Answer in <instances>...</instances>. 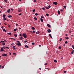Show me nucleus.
<instances>
[{
  "instance_id": "obj_1",
  "label": "nucleus",
  "mask_w": 74,
  "mask_h": 74,
  "mask_svg": "<svg viewBox=\"0 0 74 74\" xmlns=\"http://www.w3.org/2000/svg\"><path fill=\"white\" fill-rule=\"evenodd\" d=\"M17 42L18 43H18H16V45H17V46H21V44L20 43V42L19 41H18V40H17Z\"/></svg>"
},
{
  "instance_id": "obj_2",
  "label": "nucleus",
  "mask_w": 74,
  "mask_h": 74,
  "mask_svg": "<svg viewBox=\"0 0 74 74\" xmlns=\"http://www.w3.org/2000/svg\"><path fill=\"white\" fill-rule=\"evenodd\" d=\"M2 56H7V54H5V53H4L3 54H2Z\"/></svg>"
},
{
  "instance_id": "obj_3",
  "label": "nucleus",
  "mask_w": 74,
  "mask_h": 74,
  "mask_svg": "<svg viewBox=\"0 0 74 74\" xmlns=\"http://www.w3.org/2000/svg\"><path fill=\"white\" fill-rule=\"evenodd\" d=\"M53 4L55 5H57L58 4V3L56 2H53Z\"/></svg>"
},
{
  "instance_id": "obj_4",
  "label": "nucleus",
  "mask_w": 74,
  "mask_h": 74,
  "mask_svg": "<svg viewBox=\"0 0 74 74\" xmlns=\"http://www.w3.org/2000/svg\"><path fill=\"white\" fill-rule=\"evenodd\" d=\"M47 31L48 32H51V30L50 29H48V30H47Z\"/></svg>"
},
{
  "instance_id": "obj_5",
  "label": "nucleus",
  "mask_w": 74,
  "mask_h": 74,
  "mask_svg": "<svg viewBox=\"0 0 74 74\" xmlns=\"http://www.w3.org/2000/svg\"><path fill=\"white\" fill-rule=\"evenodd\" d=\"M4 51V49H3V48H1V49L0 51L2 52V51Z\"/></svg>"
},
{
  "instance_id": "obj_6",
  "label": "nucleus",
  "mask_w": 74,
  "mask_h": 74,
  "mask_svg": "<svg viewBox=\"0 0 74 74\" xmlns=\"http://www.w3.org/2000/svg\"><path fill=\"white\" fill-rule=\"evenodd\" d=\"M11 10L10 9H9V10H7V12H8V13H10V10Z\"/></svg>"
},
{
  "instance_id": "obj_7",
  "label": "nucleus",
  "mask_w": 74,
  "mask_h": 74,
  "mask_svg": "<svg viewBox=\"0 0 74 74\" xmlns=\"http://www.w3.org/2000/svg\"><path fill=\"white\" fill-rule=\"evenodd\" d=\"M74 50L72 49V51L71 52V54H73L74 53Z\"/></svg>"
},
{
  "instance_id": "obj_8",
  "label": "nucleus",
  "mask_w": 74,
  "mask_h": 74,
  "mask_svg": "<svg viewBox=\"0 0 74 74\" xmlns=\"http://www.w3.org/2000/svg\"><path fill=\"white\" fill-rule=\"evenodd\" d=\"M47 26H48V27H51V26H50V24H47Z\"/></svg>"
},
{
  "instance_id": "obj_9",
  "label": "nucleus",
  "mask_w": 74,
  "mask_h": 74,
  "mask_svg": "<svg viewBox=\"0 0 74 74\" xmlns=\"http://www.w3.org/2000/svg\"><path fill=\"white\" fill-rule=\"evenodd\" d=\"M8 17L9 18H11L12 17V15H9L8 16Z\"/></svg>"
},
{
  "instance_id": "obj_10",
  "label": "nucleus",
  "mask_w": 74,
  "mask_h": 74,
  "mask_svg": "<svg viewBox=\"0 0 74 74\" xmlns=\"http://www.w3.org/2000/svg\"><path fill=\"white\" fill-rule=\"evenodd\" d=\"M22 36H27L26 35V34H22Z\"/></svg>"
},
{
  "instance_id": "obj_11",
  "label": "nucleus",
  "mask_w": 74,
  "mask_h": 74,
  "mask_svg": "<svg viewBox=\"0 0 74 74\" xmlns=\"http://www.w3.org/2000/svg\"><path fill=\"white\" fill-rule=\"evenodd\" d=\"M31 29H32V30H35V28L34 27H31Z\"/></svg>"
},
{
  "instance_id": "obj_12",
  "label": "nucleus",
  "mask_w": 74,
  "mask_h": 74,
  "mask_svg": "<svg viewBox=\"0 0 74 74\" xmlns=\"http://www.w3.org/2000/svg\"><path fill=\"white\" fill-rule=\"evenodd\" d=\"M24 38H26L27 37V36H23Z\"/></svg>"
},
{
  "instance_id": "obj_13",
  "label": "nucleus",
  "mask_w": 74,
  "mask_h": 74,
  "mask_svg": "<svg viewBox=\"0 0 74 74\" xmlns=\"http://www.w3.org/2000/svg\"><path fill=\"white\" fill-rule=\"evenodd\" d=\"M40 20H41V21L42 22H43V20L42 18H41L40 19Z\"/></svg>"
},
{
  "instance_id": "obj_14",
  "label": "nucleus",
  "mask_w": 74,
  "mask_h": 74,
  "mask_svg": "<svg viewBox=\"0 0 74 74\" xmlns=\"http://www.w3.org/2000/svg\"><path fill=\"white\" fill-rule=\"evenodd\" d=\"M15 46H13V47L12 48L14 49V50L16 49L15 48Z\"/></svg>"
},
{
  "instance_id": "obj_15",
  "label": "nucleus",
  "mask_w": 74,
  "mask_h": 74,
  "mask_svg": "<svg viewBox=\"0 0 74 74\" xmlns=\"http://www.w3.org/2000/svg\"><path fill=\"white\" fill-rule=\"evenodd\" d=\"M7 34H9V35L11 36V33H7Z\"/></svg>"
},
{
  "instance_id": "obj_16",
  "label": "nucleus",
  "mask_w": 74,
  "mask_h": 74,
  "mask_svg": "<svg viewBox=\"0 0 74 74\" xmlns=\"http://www.w3.org/2000/svg\"><path fill=\"white\" fill-rule=\"evenodd\" d=\"M17 34H14V36L16 37H17Z\"/></svg>"
},
{
  "instance_id": "obj_17",
  "label": "nucleus",
  "mask_w": 74,
  "mask_h": 74,
  "mask_svg": "<svg viewBox=\"0 0 74 74\" xmlns=\"http://www.w3.org/2000/svg\"><path fill=\"white\" fill-rule=\"evenodd\" d=\"M34 19L35 20H37V18H36V17H34Z\"/></svg>"
},
{
  "instance_id": "obj_18",
  "label": "nucleus",
  "mask_w": 74,
  "mask_h": 74,
  "mask_svg": "<svg viewBox=\"0 0 74 74\" xmlns=\"http://www.w3.org/2000/svg\"><path fill=\"white\" fill-rule=\"evenodd\" d=\"M58 14H60V11L59 10H58Z\"/></svg>"
},
{
  "instance_id": "obj_19",
  "label": "nucleus",
  "mask_w": 74,
  "mask_h": 74,
  "mask_svg": "<svg viewBox=\"0 0 74 74\" xmlns=\"http://www.w3.org/2000/svg\"><path fill=\"white\" fill-rule=\"evenodd\" d=\"M35 15L36 16H37L38 15V13H35Z\"/></svg>"
},
{
  "instance_id": "obj_20",
  "label": "nucleus",
  "mask_w": 74,
  "mask_h": 74,
  "mask_svg": "<svg viewBox=\"0 0 74 74\" xmlns=\"http://www.w3.org/2000/svg\"><path fill=\"white\" fill-rule=\"evenodd\" d=\"M41 18H44V16H43V15L41 16Z\"/></svg>"
},
{
  "instance_id": "obj_21",
  "label": "nucleus",
  "mask_w": 74,
  "mask_h": 74,
  "mask_svg": "<svg viewBox=\"0 0 74 74\" xmlns=\"http://www.w3.org/2000/svg\"><path fill=\"white\" fill-rule=\"evenodd\" d=\"M7 20V19L5 18H3V20L4 21H5V20Z\"/></svg>"
},
{
  "instance_id": "obj_22",
  "label": "nucleus",
  "mask_w": 74,
  "mask_h": 74,
  "mask_svg": "<svg viewBox=\"0 0 74 74\" xmlns=\"http://www.w3.org/2000/svg\"><path fill=\"white\" fill-rule=\"evenodd\" d=\"M49 36H50L51 38H52V37H51V34H49Z\"/></svg>"
},
{
  "instance_id": "obj_23",
  "label": "nucleus",
  "mask_w": 74,
  "mask_h": 74,
  "mask_svg": "<svg viewBox=\"0 0 74 74\" xmlns=\"http://www.w3.org/2000/svg\"><path fill=\"white\" fill-rule=\"evenodd\" d=\"M25 48L27 47V48H28V46L27 45H26L25 46Z\"/></svg>"
},
{
  "instance_id": "obj_24",
  "label": "nucleus",
  "mask_w": 74,
  "mask_h": 74,
  "mask_svg": "<svg viewBox=\"0 0 74 74\" xmlns=\"http://www.w3.org/2000/svg\"><path fill=\"white\" fill-rule=\"evenodd\" d=\"M3 1H5V2L6 3H7V0H3Z\"/></svg>"
},
{
  "instance_id": "obj_25",
  "label": "nucleus",
  "mask_w": 74,
  "mask_h": 74,
  "mask_svg": "<svg viewBox=\"0 0 74 74\" xmlns=\"http://www.w3.org/2000/svg\"><path fill=\"white\" fill-rule=\"evenodd\" d=\"M66 6H63V8L65 9L66 8Z\"/></svg>"
},
{
  "instance_id": "obj_26",
  "label": "nucleus",
  "mask_w": 74,
  "mask_h": 74,
  "mask_svg": "<svg viewBox=\"0 0 74 74\" xmlns=\"http://www.w3.org/2000/svg\"><path fill=\"white\" fill-rule=\"evenodd\" d=\"M5 15H3V18H5Z\"/></svg>"
},
{
  "instance_id": "obj_27",
  "label": "nucleus",
  "mask_w": 74,
  "mask_h": 74,
  "mask_svg": "<svg viewBox=\"0 0 74 74\" xmlns=\"http://www.w3.org/2000/svg\"><path fill=\"white\" fill-rule=\"evenodd\" d=\"M46 14L47 16H49V14Z\"/></svg>"
},
{
  "instance_id": "obj_28",
  "label": "nucleus",
  "mask_w": 74,
  "mask_h": 74,
  "mask_svg": "<svg viewBox=\"0 0 74 74\" xmlns=\"http://www.w3.org/2000/svg\"><path fill=\"white\" fill-rule=\"evenodd\" d=\"M58 48H59V49H62V47H60V46L58 47Z\"/></svg>"
},
{
  "instance_id": "obj_29",
  "label": "nucleus",
  "mask_w": 74,
  "mask_h": 74,
  "mask_svg": "<svg viewBox=\"0 0 74 74\" xmlns=\"http://www.w3.org/2000/svg\"><path fill=\"white\" fill-rule=\"evenodd\" d=\"M3 31L5 32H7V31H6L5 29H3Z\"/></svg>"
},
{
  "instance_id": "obj_30",
  "label": "nucleus",
  "mask_w": 74,
  "mask_h": 74,
  "mask_svg": "<svg viewBox=\"0 0 74 74\" xmlns=\"http://www.w3.org/2000/svg\"><path fill=\"white\" fill-rule=\"evenodd\" d=\"M67 41H66L65 42V43L66 44H67Z\"/></svg>"
},
{
  "instance_id": "obj_31",
  "label": "nucleus",
  "mask_w": 74,
  "mask_h": 74,
  "mask_svg": "<svg viewBox=\"0 0 74 74\" xmlns=\"http://www.w3.org/2000/svg\"><path fill=\"white\" fill-rule=\"evenodd\" d=\"M54 62L55 63H56L57 62V61L56 60H54Z\"/></svg>"
},
{
  "instance_id": "obj_32",
  "label": "nucleus",
  "mask_w": 74,
  "mask_h": 74,
  "mask_svg": "<svg viewBox=\"0 0 74 74\" xmlns=\"http://www.w3.org/2000/svg\"><path fill=\"white\" fill-rule=\"evenodd\" d=\"M1 42L2 43H3V42H5V41H4L3 40H2L1 41Z\"/></svg>"
},
{
  "instance_id": "obj_33",
  "label": "nucleus",
  "mask_w": 74,
  "mask_h": 74,
  "mask_svg": "<svg viewBox=\"0 0 74 74\" xmlns=\"http://www.w3.org/2000/svg\"><path fill=\"white\" fill-rule=\"evenodd\" d=\"M35 11V9L33 10H32L33 12H34Z\"/></svg>"
},
{
  "instance_id": "obj_34",
  "label": "nucleus",
  "mask_w": 74,
  "mask_h": 74,
  "mask_svg": "<svg viewBox=\"0 0 74 74\" xmlns=\"http://www.w3.org/2000/svg\"><path fill=\"white\" fill-rule=\"evenodd\" d=\"M48 8H51V5H49L48 6Z\"/></svg>"
},
{
  "instance_id": "obj_35",
  "label": "nucleus",
  "mask_w": 74,
  "mask_h": 74,
  "mask_svg": "<svg viewBox=\"0 0 74 74\" xmlns=\"http://www.w3.org/2000/svg\"><path fill=\"white\" fill-rule=\"evenodd\" d=\"M65 38V39H69V37Z\"/></svg>"
},
{
  "instance_id": "obj_36",
  "label": "nucleus",
  "mask_w": 74,
  "mask_h": 74,
  "mask_svg": "<svg viewBox=\"0 0 74 74\" xmlns=\"http://www.w3.org/2000/svg\"><path fill=\"white\" fill-rule=\"evenodd\" d=\"M2 45H5V43H3V44H2Z\"/></svg>"
},
{
  "instance_id": "obj_37",
  "label": "nucleus",
  "mask_w": 74,
  "mask_h": 74,
  "mask_svg": "<svg viewBox=\"0 0 74 74\" xmlns=\"http://www.w3.org/2000/svg\"><path fill=\"white\" fill-rule=\"evenodd\" d=\"M19 38H21V39H23V38L22 37H21H21H19Z\"/></svg>"
},
{
  "instance_id": "obj_38",
  "label": "nucleus",
  "mask_w": 74,
  "mask_h": 74,
  "mask_svg": "<svg viewBox=\"0 0 74 74\" xmlns=\"http://www.w3.org/2000/svg\"><path fill=\"white\" fill-rule=\"evenodd\" d=\"M2 48H3V49H5V47H2Z\"/></svg>"
},
{
  "instance_id": "obj_39",
  "label": "nucleus",
  "mask_w": 74,
  "mask_h": 74,
  "mask_svg": "<svg viewBox=\"0 0 74 74\" xmlns=\"http://www.w3.org/2000/svg\"><path fill=\"white\" fill-rule=\"evenodd\" d=\"M45 8H46V9L47 10H49V8L48 7H45Z\"/></svg>"
},
{
  "instance_id": "obj_40",
  "label": "nucleus",
  "mask_w": 74,
  "mask_h": 74,
  "mask_svg": "<svg viewBox=\"0 0 74 74\" xmlns=\"http://www.w3.org/2000/svg\"><path fill=\"white\" fill-rule=\"evenodd\" d=\"M42 9H43V10H45V9L44 8H42Z\"/></svg>"
},
{
  "instance_id": "obj_41",
  "label": "nucleus",
  "mask_w": 74,
  "mask_h": 74,
  "mask_svg": "<svg viewBox=\"0 0 74 74\" xmlns=\"http://www.w3.org/2000/svg\"><path fill=\"white\" fill-rule=\"evenodd\" d=\"M64 73H65V74H66V72L65 71H64Z\"/></svg>"
},
{
  "instance_id": "obj_42",
  "label": "nucleus",
  "mask_w": 74,
  "mask_h": 74,
  "mask_svg": "<svg viewBox=\"0 0 74 74\" xmlns=\"http://www.w3.org/2000/svg\"><path fill=\"white\" fill-rule=\"evenodd\" d=\"M16 29H14V32H16Z\"/></svg>"
},
{
  "instance_id": "obj_43",
  "label": "nucleus",
  "mask_w": 74,
  "mask_h": 74,
  "mask_svg": "<svg viewBox=\"0 0 74 74\" xmlns=\"http://www.w3.org/2000/svg\"><path fill=\"white\" fill-rule=\"evenodd\" d=\"M5 48H6L8 49H9V47H5Z\"/></svg>"
},
{
  "instance_id": "obj_44",
  "label": "nucleus",
  "mask_w": 74,
  "mask_h": 74,
  "mask_svg": "<svg viewBox=\"0 0 74 74\" xmlns=\"http://www.w3.org/2000/svg\"><path fill=\"white\" fill-rule=\"evenodd\" d=\"M62 40V38H60V39L59 41H61Z\"/></svg>"
},
{
  "instance_id": "obj_45",
  "label": "nucleus",
  "mask_w": 74,
  "mask_h": 74,
  "mask_svg": "<svg viewBox=\"0 0 74 74\" xmlns=\"http://www.w3.org/2000/svg\"><path fill=\"white\" fill-rule=\"evenodd\" d=\"M72 32V31H71V30L69 31V33H71Z\"/></svg>"
},
{
  "instance_id": "obj_46",
  "label": "nucleus",
  "mask_w": 74,
  "mask_h": 74,
  "mask_svg": "<svg viewBox=\"0 0 74 74\" xmlns=\"http://www.w3.org/2000/svg\"><path fill=\"white\" fill-rule=\"evenodd\" d=\"M16 54V53H13V55H15Z\"/></svg>"
},
{
  "instance_id": "obj_47",
  "label": "nucleus",
  "mask_w": 74,
  "mask_h": 74,
  "mask_svg": "<svg viewBox=\"0 0 74 74\" xmlns=\"http://www.w3.org/2000/svg\"><path fill=\"white\" fill-rule=\"evenodd\" d=\"M32 45H34V43L32 42Z\"/></svg>"
},
{
  "instance_id": "obj_48",
  "label": "nucleus",
  "mask_w": 74,
  "mask_h": 74,
  "mask_svg": "<svg viewBox=\"0 0 74 74\" xmlns=\"http://www.w3.org/2000/svg\"><path fill=\"white\" fill-rule=\"evenodd\" d=\"M21 10H18V12H21Z\"/></svg>"
},
{
  "instance_id": "obj_49",
  "label": "nucleus",
  "mask_w": 74,
  "mask_h": 74,
  "mask_svg": "<svg viewBox=\"0 0 74 74\" xmlns=\"http://www.w3.org/2000/svg\"><path fill=\"white\" fill-rule=\"evenodd\" d=\"M60 11H61V12H62V11H63V10H62V9H61V10H60Z\"/></svg>"
},
{
  "instance_id": "obj_50",
  "label": "nucleus",
  "mask_w": 74,
  "mask_h": 74,
  "mask_svg": "<svg viewBox=\"0 0 74 74\" xmlns=\"http://www.w3.org/2000/svg\"><path fill=\"white\" fill-rule=\"evenodd\" d=\"M16 26L18 27V24L16 23Z\"/></svg>"
},
{
  "instance_id": "obj_51",
  "label": "nucleus",
  "mask_w": 74,
  "mask_h": 74,
  "mask_svg": "<svg viewBox=\"0 0 74 74\" xmlns=\"http://www.w3.org/2000/svg\"><path fill=\"white\" fill-rule=\"evenodd\" d=\"M36 32L35 31H33L32 33H35Z\"/></svg>"
},
{
  "instance_id": "obj_52",
  "label": "nucleus",
  "mask_w": 74,
  "mask_h": 74,
  "mask_svg": "<svg viewBox=\"0 0 74 74\" xmlns=\"http://www.w3.org/2000/svg\"><path fill=\"white\" fill-rule=\"evenodd\" d=\"M73 47H74V45H72V48H73Z\"/></svg>"
},
{
  "instance_id": "obj_53",
  "label": "nucleus",
  "mask_w": 74,
  "mask_h": 74,
  "mask_svg": "<svg viewBox=\"0 0 74 74\" xmlns=\"http://www.w3.org/2000/svg\"><path fill=\"white\" fill-rule=\"evenodd\" d=\"M10 9H11V10H12V11H13V10H13V9L10 8Z\"/></svg>"
},
{
  "instance_id": "obj_54",
  "label": "nucleus",
  "mask_w": 74,
  "mask_h": 74,
  "mask_svg": "<svg viewBox=\"0 0 74 74\" xmlns=\"http://www.w3.org/2000/svg\"><path fill=\"white\" fill-rule=\"evenodd\" d=\"M22 14L21 13H20L19 14H18V15H21Z\"/></svg>"
},
{
  "instance_id": "obj_55",
  "label": "nucleus",
  "mask_w": 74,
  "mask_h": 74,
  "mask_svg": "<svg viewBox=\"0 0 74 74\" xmlns=\"http://www.w3.org/2000/svg\"><path fill=\"white\" fill-rule=\"evenodd\" d=\"M46 69H48V70H49V68H46Z\"/></svg>"
},
{
  "instance_id": "obj_56",
  "label": "nucleus",
  "mask_w": 74,
  "mask_h": 74,
  "mask_svg": "<svg viewBox=\"0 0 74 74\" xmlns=\"http://www.w3.org/2000/svg\"><path fill=\"white\" fill-rule=\"evenodd\" d=\"M13 40L14 41H16V39L15 38H13Z\"/></svg>"
},
{
  "instance_id": "obj_57",
  "label": "nucleus",
  "mask_w": 74,
  "mask_h": 74,
  "mask_svg": "<svg viewBox=\"0 0 74 74\" xmlns=\"http://www.w3.org/2000/svg\"><path fill=\"white\" fill-rule=\"evenodd\" d=\"M34 2H35V3L36 2V0H34Z\"/></svg>"
},
{
  "instance_id": "obj_58",
  "label": "nucleus",
  "mask_w": 74,
  "mask_h": 74,
  "mask_svg": "<svg viewBox=\"0 0 74 74\" xmlns=\"http://www.w3.org/2000/svg\"><path fill=\"white\" fill-rule=\"evenodd\" d=\"M4 66H2V69H3V68H4Z\"/></svg>"
},
{
  "instance_id": "obj_59",
  "label": "nucleus",
  "mask_w": 74,
  "mask_h": 74,
  "mask_svg": "<svg viewBox=\"0 0 74 74\" xmlns=\"http://www.w3.org/2000/svg\"><path fill=\"white\" fill-rule=\"evenodd\" d=\"M39 47H41V45H39Z\"/></svg>"
},
{
  "instance_id": "obj_60",
  "label": "nucleus",
  "mask_w": 74,
  "mask_h": 74,
  "mask_svg": "<svg viewBox=\"0 0 74 74\" xmlns=\"http://www.w3.org/2000/svg\"><path fill=\"white\" fill-rule=\"evenodd\" d=\"M9 53L10 54V55H11V53L10 52H9Z\"/></svg>"
},
{
  "instance_id": "obj_61",
  "label": "nucleus",
  "mask_w": 74,
  "mask_h": 74,
  "mask_svg": "<svg viewBox=\"0 0 74 74\" xmlns=\"http://www.w3.org/2000/svg\"><path fill=\"white\" fill-rule=\"evenodd\" d=\"M4 24L5 25H7V24H5V23H4Z\"/></svg>"
},
{
  "instance_id": "obj_62",
  "label": "nucleus",
  "mask_w": 74,
  "mask_h": 74,
  "mask_svg": "<svg viewBox=\"0 0 74 74\" xmlns=\"http://www.w3.org/2000/svg\"><path fill=\"white\" fill-rule=\"evenodd\" d=\"M1 67H2V66L1 65H0V69L1 68Z\"/></svg>"
},
{
  "instance_id": "obj_63",
  "label": "nucleus",
  "mask_w": 74,
  "mask_h": 74,
  "mask_svg": "<svg viewBox=\"0 0 74 74\" xmlns=\"http://www.w3.org/2000/svg\"><path fill=\"white\" fill-rule=\"evenodd\" d=\"M30 32L31 33H33V32L31 31H30Z\"/></svg>"
},
{
  "instance_id": "obj_64",
  "label": "nucleus",
  "mask_w": 74,
  "mask_h": 74,
  "mask_svg": "<svg viewBox=\"0 0 74 74\" xmlns=\"http://www.w3.org/2000/svg\"><path fill=\"white\" fill-rule=\"evenodd\" d=\"M37 32L38 33H40V32L38 31V32Z\"/></svg>"
}]
</instances>
